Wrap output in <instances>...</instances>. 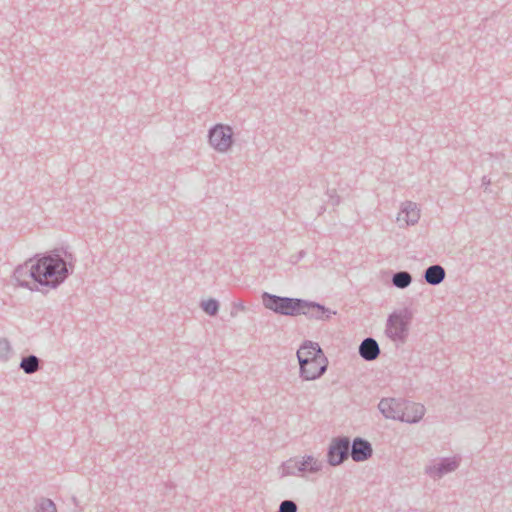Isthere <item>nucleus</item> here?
Segmentation results:
<instances>
[{"mask_svg": "<svg viewBox=\"0 0 512 512\" xmlns=\"http://www.w3.org/2000/svg\"><path fill=\"white\" fill-rule=\"evenodd\" d=\"M299 465L310 473H317L322 469V463L311 455L304 456L302 460H299Z\"/></svg>", "mask_w": 512, "mask_h": 512, "instance_id": "aec40b11", "label": "nucleus"}, {"mask_svg": "<svg viewBox=\"0 0 512 512\" xmlns=\"http://www.w3.org/2000/svg\"><path fill=\"white\" fill-rule=\"evenodd\" d=\"M201 308L210 316H215L219 310V303L215 299H208L201 302Z\"/></svg>", "mask_w": 512, "mask_h": 512, "instance_id": "4be33fe9", "label": "nucleus"}, {"mask_svg": "<svg viewBox=\"0 0 512 512\" xmlns=\"http://www.w3.org/2000/svg\"><path fill=\"white\" fill-rule=\"evenodd\" d=\"M304 254H305V252H304V251H301V252H300V254H299V256H300V257H303V256H304Z\"/></svg>", "mask_w": 512, "mask_h": 512, "instance_id": "c85d7f7f", "label": "nucleus"}, {"mask_svg": "<svg viewBox=\"0 0 512 512\" xmlns=\"http://www.w3.org/2000/svg\"><path fill=\"white\" fill-rule=\"evenodd\" d=\"M299 315H304L308 319L326 321L331 319L333 315H336V311H333L324 305L301 299V305L299 306Z\"/></svg>", "mask_w": 512, "mask_h": 512, "instance_id": "423d86ee", "label": "nucleus"}, {"mask_svg": "<svg viewBox=\"0 0 512 512\" xmlns=\"http://www.w3.org/2000/svg\"><path fill=\"white\" fill-rule=\"evenodd\" d=\"M411 319L412 315L408 309L392 313L387 320L386 335L394 342L404 343L408 336Z\"/></svg>", "mask_w": 512, "mask_h": 512, "instance_id": "7ed1b4c3", "label": "nucleus"}, {"mask_svg": "<svg viewBox=\"0 0 512 512\" xmlns=\"http://www.w3.org/2000/svg\"><path fill=\"white\" fill-rule=\"evenodd\" d=\"M234 310H237V311H245L246 310V307L243 303V301H236L233 303V310L231 311V316L232 317H235L236 316V313L234 312Z\"/></svg>", "mask_w": 512, "mask_h": 512, "instance_id": "a878e982", "label": "nucleus"}, {"mask_svg": "<svg viewBox=\"0 0 512 512\" xmlns=\"http://www.w3.org/2000/svg\"><path fill=\"white\" fill-rule=\"evenodd\" d=\"M461 458L459 456L441 458L438 463L425 467V474L433 479H439L444 475L451 473L460 466Z\"/></svg>", "mask_w": 512, "mask_h": 512, "instance_id": "6e6552de", "label": "nucleus"}, {"mask_svg": "<svg viewBox=\"0 0 512 512\" xmlns=\"http://www.w3.org/2000/svg\"><path fill=\"white\" fill-rule=\"evenodd\" d=\"M37 283L51 289L60 286L74 271L76 257L65 247L55 248L33 256Z\"/></svg>", "mask_w": 512, "mask_h": 512, "instance_id": "f257e3e1", "label": "nucleus"}, {"mask_svg": "<svg viewBox=\"0 0 512 512\" xmlns=\"http://www.w3.org/2000/svg\"><path fill=\"white\" fill-rule=\"evenodd\" d=\"M41 360L36 355H28L22 357L19 368L24 371L25 374L31 375L37 372L41 366Z\"/></svg>", "mask_w": 512, "mask_h": 512, "instance_id": "a211bd4d", "label": "nucleus"}, {"mask_svg": "<svg viewBox=\"0 0 512 512\" xmlns=\"http://www.w3.org/2000/svg\"><path fill=\"white\" fill-rule=\"evenodd\" d=\"M392 285L399 289L407 288L412 282V276L407 271H398L393 274Z\"/></svg>", "mask_w": 512, "mask_h": 512, "instance_id": "6ab92c4d", "label": "nucleus"}, {"mask_svg": "<svg viewBox=\"0 0 512 512\" xmlns=\"http://www.w3.org/2000/svg\"><path fill=\"white\" fill-rule=\"evenodd\" d=\"M262 304L266 309L283 316H298L300 298L284 297L264 292L261 296Z\"/></svg>", "mask_w": 512, "mask_h": 512, "instance_id": "f03ea898", "label": "nucleus"}, {"mask_svg": "<svg viewBox=\"0 0 512 512\" xmlns=\"http://www.w3.org/2000/svg\"><path fill=\"white\" fill-rule=\"evenodd\" d=\"M327 195L329 197V200H330V203L333 205V206H337L340 204V201H341V198L340 196L337 194L336 190L335 189H331V190H327Z\"/></svg>", "mask_w": 512, "mask_h": 512, "instance_id": "393cba45", "label": "nucleus"}, {"mask_svg": "<svg viewBox=\"0 0 512 512\" xmlns=\"http://www.w3.org/2000/svg\"><path fill=\"white\" fill-rule=\"evenodd\" d=\"M208 143L219 153H226L233 144V129L226 124H215L208 130Z\"/></svg>", "mask_w": 512, "mask_h": 512, "instance_id": "20e7f679", "label": "nucleus"}, {"mask_svg": "<svg viewBox=\"0 0 512 512\" xmlns=\"http://www.w3.org/2000/svg\"><path fill=\"white\" fill-rule=\"evenodd\" d=\"M425 410L424 405L420 403L404 400V405L402 406L403 419H401V422L417 423L423 418Z\"/></svg>", "mask_w": 512, "mask_h": 512, "instance_id": "f8f14e48", "label": "nucleus"}, {"mask_svg": "<svg viewBox=\"0 0 512 512\" xmlns=\"http://www.w3.org/2000/svg\"><path fill=\"white\" fill-rule=\"evenodd\" d=\"M350 455V439L348 437L333 438L328 451L327 462L331 466L342 464Z\"/></svg>", "mask_w": 512, "mask_h": 512, "instance_id": "39448f33", "label": "nucleus"}, {"mask_svg": "<svg viewBox=\"0 0 512 512\" xmlns=\"http://www.w3.org/2000/svg\"><path fill=\"white\" fill-rule=\"evenodd\" d=\"M446 277L445 269L439 265L434 264L426 268L423 278L429 285L437 286L444 281Z\"/></svg>", "mask_w": 512, "mask_h": 512, "instance_id": "dca6fc26", "label": "nucleus"}, {"mask_svg": "<svg viewBox=\"0 0 512 512\" xmlns=\"http://www.w3.org/2000/svg\"><path fill=\"white\" fill-rule=\"evenodd\" d=\"M404 399L401 398H383L378 404V409L387 419L401 421L403 419L402 406Z\"/></svg>", "mask_w": 512, "mask_h": 512, "instance_id": "9d476101", "label": "nucleus"}, {"mask_svg": "<svg viewBox=\"0 0 512 512\" xmlns=\"http://www.w3.org/2000/svg\"><path fill=\"white\" fill-rule=\"evenodd\" d=\"M299 366L300 377L303 380H315L320 378L326 372L328 359L325 355H318V358L302 362Z\"/></svg>", "mask_w": 512, "mask_h": 512, "instance_id": "0eeeda50", "label": "nucleus"}, {"mask_svg": "<svg viewBox=\"0 0 512 512\" xmlns=\"http://www.w3.org/2000/svg\"><path fill=\"white\" fill-rule=\"evenodd\" d=\"M14 279L19 286L34 290L29 286L28 278H32L35 282L38 279V272H36L35 259L30 258L24 264L18 265L13 273Z\"/></svg>", "mask_w": 512, "mask_h": 512, "instance_id": "1a4fd4ad", "label": "nucleus"}, {"mask_svg": "<svg viewBox=\"0 0 512 512\" xmlns=\"http://www.w3.org/2000/svg\"><path fill=\"white\" fill-rule=\"evenodd\" d=\"M420 219V209L412 201H405L401 204V209L397 220L404 221L406 225H415Z\"/></svg>", "mask_w": 512, "mask_h": 512, "instance_id": "4468645a", "label": "nucleus"}, {"mask_svg": "<svg viewBox=\"0 0 512 512\" xmlns=\"http://www.w3.org/2000/svg\"><path fill=\"white\" fill-rule=\"evenodd\" d=\"M318 355H325L320 345L309 340L304 341L297 351L299 365L302 362L318 358Z\"/></svg>", "mask_w": 512, "mask_h": 512, "instance_id": "ddd939ff", "label": "nucleus"}, {"mask_svg": "<svg viewBox=\"0 0 512 512\" xmlns=\"http://www.w3.org/2000/svg\"><path fill=\"white\" fill-rule=\"evenodd\" d=\"M358 352L365 361H373L380 355V347L374 338L367 337L359 345Z\"/></svg>", "mask_w": 512, "mask_h": 512, "instance_id": "2eb2a0df", "label": "nucleus"}, {"mask_svg": "<svg viewBox=\"0 0 512 512\" xmlns=\"http://www.w3.org/2000/svg\"><path fill=\"white\" fill-rule=\"evenodd\" d=\"M298 507L297 504L292 500H283L277 512H297Z\"/></svg>", "mask_w": 512, "mask_h": 512, "instance_id": "b1692460", "label": "nucleus"}, {"mask_svg": "<svg viewBox=\"0 0 512 512\" xmlns=\"http://www.w3.org/2000/svg\"><path fill=\"white\" fill-rule=\"evenodd\" d=\"M72 502L75 504V506H78L79 504L78 499L75 496L72 497Z\"/></svg>", "mask_w": 512, "mask_h": 512, "instance_id": "cd10ccee", "label": "nucleus"}, {"mask_svg": "<svg viewBox=\"0 0 512 512\" xmlns=\"http://www.w3.org/2000/svg\"><path fill=\"white\" fill-rule=\"evenodd\" d=\"M35 512H57V507L53 500L41 497L36 503Z\"/></svg>", "mask_w": 512, "mask_h": 512, "instance_id": "412c9836", "label": "nucleus"}, {"mask_svg": "<svg viewBox=\"0 0 512 512\" xmlns=\"http://www.w3.org/2000/svg\"><path fill=\"white\" fill-rule=\"evenodd\" d=\"M373 454L371 443L361 437H356L350 442V455L355 462L368 460Z\"/></svg>", "mask_w": 512, "mask_h": 512, "instance_id": "9b49d317", "label": "nucleus"}, {"mask_svg": "<svg viewBox=\"0 0 512 512\" xmlns=\"http://www.w3.org/2000/svg\"><path fill=\"white\" fill-rule=\"evenodd\" d=\"M481 184L485 188V190H487L488 187L491 185V179L488 176H483L481 179Z\"/></svg>", "mask_w": 512, "mask_h": 512, "instance_id": "bb28decb", "label": "nucleus"}, {"mask_svg": "<svg viewBox=\"0 0 512 512\" xmlns=\"http://www.w3.org/2000/svg\"><path fill=\"white\" fill-rule=\"evenodd\" d=\"M306 472V468L301 467L299 465V460L296 458H290L287 461L283 462L280 467V476H294L298 473Z\"/></svg>", "mask_w": 512, "mask_h": 512, "instance_id": "f3484780", "label": "nucleus"}, {"mask_svg": "<svg viewBox=\"0 0 512 512\" xmlns=\"http://www.w3.org/2000/svg\"><path fill=\"white\" fill-rule=\"evenodd\" d=\"M12 351L11 344L7 338H0V360L7 361Z\"/></svg>", "mask_w": 512, "mask_h": 512, "instance_id": "5701e85b", "label": "nucleus"}]
</instances>
